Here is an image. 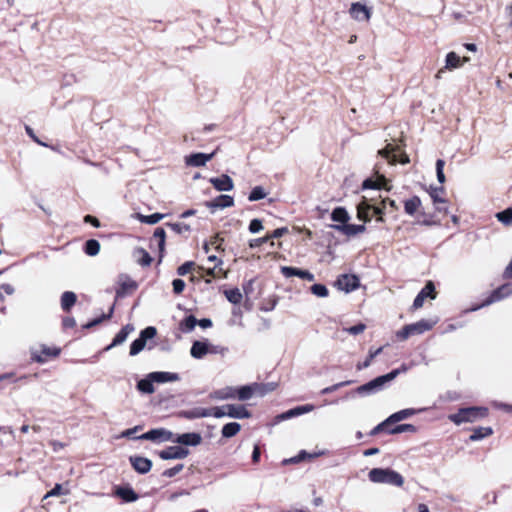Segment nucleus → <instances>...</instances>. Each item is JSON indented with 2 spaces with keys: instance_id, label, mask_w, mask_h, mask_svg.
I'll list each match as a JSON object with an SVG mask.
<instances>
[{
  "instance_id": "51",
  "label": "nucleus",
  "mask_w": 512,
  "mask_h": 512,
  "mask_svg": "<svg viewBox=\"0 0 512 512\" xmlns=\"http://www.w3.org/2000/svg\"><path fill=\"white\" fill-rule=\"evenodd\" d=\"M311 292L317 297H327L328 289L323 284H314L310 288Z\"/></svg>"
},
{
  "instance_id": "30",
  "label": "nucleus",
  "mask_w": 512,
  "mask_h": 512,
  "mask_svg": "<svg viewBox=\"0 0 512 512\" xmlns=\"http://www.w3.org/2000/svg\"><path fill=\"white\" fill-rule=\"evenodd\" d=\"M115 495L120 497L124 502H134L139 498L136 492L129 486L117 487L115 490Z\"/></svg>"
},
{
  "instance_id": "2",
  "label": "nucleus",
  "mask_w": 512,
  "mask_h": 512,
  "mask_svg": "<svg viewBox=\"0 0 512 512\" xmlns=\"http://www.w3.org/2000/svg\"><path fill=\"white\" fill-rule=\"evenodd\" d=\"M369 480L373 483L389 484L401 487L404 484L403 476L389 468H373L368 473Z\"/></svg>"
},
{
  "instance_id": "32",
  "label": "nucleus",
  "mask_w": 512,
  "mask_h": 512,
  "mask_svg": "<svg viewBox=\"0 0 512 512\" xmlns=\"http://www.w3.org/2000/svg\"><path fill=\"white\" fill-rule=\"evenodd\" d=\"M165 238H166L165 230L161 227L156 228L154 231V234H153L152 241L156 242V244L159 248L160 259L163 257V252L165 249Z\"/></svg>"
},
{
  "instance_id": "64",
  "label": "nucleus",
  "mask_w": 512,
  "mask_h": 512,
  "mask_svg": "<svg viewBox=\"0 0 512 512\" xmlns=\"http://www.w3.org/2000/svg\"><path fill=\"white\" fill-rule=\"evenodd\" d=\"M287 232H288V229L286 227H281V228L275 229L271 234H267V236L269 237V240H270L273 238H280Z\"/></svg>"
},
{
  "instance_id": "29",
  "label": "nucleus",
  "mask_w": 512,
  "mask_h": 512,
  "mask_svg": "<svg viewBox=\"0 0 512 512\" xmlns=\"http://www.w3.org/2000/svg\"><path fill=\"white\" fill-rule=\"evenodd\" d=\"M421 410H415L413 408H407V409H403V410H400L398 412H395L393 413L392 415H390L387 419H386V422H390V424H393V423H396V422H399V421H402L404 419H407L413 415H415L416 413L420 412Z\"/></svg>"
},
{
  "instance_id": "58",
  "label": "nucleus",
  "mask_w": 512,
  "mask_h": 512,
  "mask_svg": "<svg viewBox=\"0 0 512 512\" xmlns=\"http://www.w3.org/2000/svg\"><path fill=\"white\" fill-rule=\"evenodd\" d=\"M248 229L253 234L260 232L263 229L262 221L260 219L251 220Z\"/></svg>"
},
{
  "instance_id": "3",
  "label": "nucleus",
  "mask_w": 512,
  "mask_h": 512,
  "mask_svg": "<svg viewBox=\"0 0 512 512\" xmlns=\"http://www.w3.org/2000/svg\"><path fill=\"white\" fill-rule=\"evenodd\" d=\"M401 371H406V367L403 366L401 369H394L388 374L376 377L368 383L359 386L356 389V392L362 395H369L378 392L382 390L387 383L394 380Z\"/></svg>"
},
{
  "instance_id": "41",
  "label": "nucleus",
  "mask_w": 512,
  "mask_h": 512,
  "mask_svg": "<svg viewBox=\"0 0 512 512\" xmlns=\"http://www.w3.org/2000/svg\"><path fill=\"white\" fill-rule=\"evenodd\" d=\"M134 256H139L138 263L141 266H149L152 262V258L149 253L143 248H137L134 251Z\"/></svg>"
},
{
  "instance_id": "20",
  "label": "nucleus",
  "mask_w": 512,
  "mask_h": 512,
  "mask_svg": "<svg viewBox=\"0 0 512 512\" xmlns=\"http://www.w3.org/2000/svg\"><path fill=\"white\" fill-rule=\"evenodd\" d=\"M281 273L286 278L297 276L299 278H302V279H305L308 281H313L315 278L314 275L311 272H309L308 270H302V269H299L296 267H290V266H282Z\"/></svg>"
},
{
  "instance_id": "26",
  "label": "nucleus",
  "mask_w": 512,
  "mask_h": 512,
  "mask_svg": "<svg viewBox=\"0 0 512 512\" xmlns=\"http://www.w3.org/2000/svg\"><path fill=\"white\" fill-rule=\"evenodd\" d=\"M150 377L155 383L175 382L180 379L179 374L166 371L151 372Z\"/></svg>"
},
{
  "instance_id": "37",
  "label": "nucleus",
  "mask_w": 512,
  "mask_h": 512,
  "mask_svg": "<svg viewBox=\"0 0 512 512\" xmlns=\"http://www.w3.org/2000/svg\"><path fill=\"white\" fill-rule=\"evenodd\" d=\"M331 219L341 224H346L349 220L348 212L343 207H337L332 211Z\"/></svg>"
},
{
  "instance_id": "53",
  "label": "nucleus",
  "mask_w": 512,
  "mask_h": 512,
  "mask_svg": "<svg viewBox=\"0 0 512 512\" xmlns=\"http://www.w3.org/2000/svg\"><path fill=\"white\" fill-rule=\"evenodd\" d=\"M444 165H445V162L444 160L442 159H438L436 161V174H437V180L439 181V183L443 184L446 180L445 178V174H444Z\"/></svg>"
},
{
  "instance_id": "42",
  "label": "nucleus",
  "mask_w": 512,
  "mask_h": 512,
  "mask_svg": "<svg viewBox=\"0 0 512 512\" xmlns=\"http://www.w3.org/2000/svg\"><path fill=\"white\" fill-rule=\"evenodd\" d=\"M84 251L89 256H96L100 251V243L95 239H90L86 241Z\"/></svg>"
},
{
  "instance_id": "12",
  "label": "nucleus",
  "mask_w": 512,
  "mask_h": 512,
  "mask_svg": "<svg viewBox=\"0 0 512 512\" xmlns=\"http://www.w3.org/2000/svg\"><path fill=\"white\" fill-rule=\"evenodd\" d=\"M174 434L165 429V428H157V429H151L148 432L138 436L136 439L141 440H149L153 442H166V441H172Z\"/></svg>"
},
{
  "instance_id": "60",
  "label": "nucleus",
  "mask_w": 512,
  "mask_h": 512,
  "mask_svg": "<svg viewBox=\"0 0 512 512\" xmlns=\"http://www.w3.org/2000/svg\"><path fill=\"white\" fill-rule=\"evenodd\" d=\"M173 291L175 294H180L185 288V282L182 279H174L172 282Z\"/></svg>"
},
{
  "instance_id": "17",
  "label": "nucleus",
  "mask_w": 512,
  "mask_h": 512,
  "mask_svg": "<svg viewBox=\"0 0 512 512\" xmlns=\"http://www.w3.org/2000/svg\"><path fill=\"white\" fill-rule=\"evenodd\" d=\"M119 287L116 289V298H123L129 291L137 288V284L128 275L121 274L118 277Z\"/></svg>"
},
{
  "instance_id": "50",
  "label": "nucleus",
  "mask_w": 512,
  "mask_h": 512,
  "mask_svg": "<svg viewBox=\"0 0 512 512\" xmlns=\"http://www.w3.org/2000/svg\"><path fill=\"white\" fill-rule=\"evenodd\" d=\"M382 347L376 349L375 351H370L369 352V356L367 357V359L363 362V363H359L357 365V369L358 370H362L364 368H367L370 366L371 364V361L377 356L379 355L381 352H382Z\"/></svg>"
},
{
  "instance_id": "11",
  "label": "nucleus",
  "mask_w": 512,
  "mask_h": 512,
  "mask_svg": "<svg viewBox=\"0 0 512 512\" xmlns=\"http://www.w3.org/2000/svg\"><path fill=\"white\" fill-rule=\"evenodd\" d=\"M380 167L378 164L375 165V178H367L362 184L363 189H384L386 191L391 190V186L388 185V180L383 174L379 173Z\"/></svg>"
},
{
  "instance_id": "24",
  "label": "nucleus",
  "mask_w": 512,
  "mask_h": 512,
  "mask_svg": "<svg viewBox=\"0 0 512 512\" xmlns=\"http://www.w3.org/2000/svg\"><path fill=\"white\" fill-rule=\"evenodd\" d=\"M333 229L347 235L354 236L360 233H363L366 230L364 225H356V224H335L331 226Z\"/></svg>"
},
{
  "instance_id": "38",
  "label": "nucleus",
  "mask_w": 512,
  "mask_h": 512,
  "mask_svg": "<svg viewBox=\"0 0 512 512\" xmlns=\"http://www.w3.org/2000/svg\"><path fill=\"white\" fill-rule=\"evenodd\" d=\"M241 429V425L237 422L227 423L222 428V436L225 438H231L235 436Z\"/></svg>"
},
{
  "instance_id": "40",
  "label": "nucleus",
  "mask_w": 512,
  "mask_h": 512,
  "mask_svg": "<svg viewBox=\"0 0 512 512\" xmlns=\"http://www.w3.org/2000/svg\"><path fill=\"white\" fill-rule=\"evenodd\" d=\"M60 353V349L58 348H49V347H43L42 348V354L45 357H42L41 355H34L33 359L38 363H43L46 361V357H56Z\"/></svg>"
},
{
  "instance_id": "43",
  "label": "nucleus",
  "mask_w": 512,
  "mask_h": 512,
  "mask_svg": "<svg viewBox=\"0 0 512 512\" xmlns=\"http://www.w3.org/2000/svg\"><path fill=\"white\" fill-rule=\"evenodd\" d=\"M268 195V192L265 191V189L262 186H255L249 196L248 200L251 202L258 201L261 199H264Z\"/></svg>"
},
{
  "instance_id": "52",
  "label": "nucleus",
  "mask_w": 512,
  "mask_h": 512,
  "mask_svg": "<svg viewBox=\"0 0 512 512\" xmlns=\"http://www.w3.org/2000/svg\"><path fill=\"white\" fill-rule=\"evenodd\" d=\"M444 193L443 187H435L431 188L430 196L434 203H445V200L441 197V194Z\"/></svg>"
},
{
  "instance_id": "1",
  "label": "nucleus",
  "mask_w": 512,
  "mask_h": 512,
  "mask_svg": "<svg viewBox=\"0 0 512 512\" xmlns=\"http://www.w3.org/2000/svg\"><path fill=\"white\" fill-rule=\"evenodd\" d=\"M398 210L396 202L389 198H384L380 203L374 202L363 197V200L357 206V218L363 222H369L373 215L377 216L378 222H383L382 215L387 211Z\"/></svg>"
},
{
  "instance_id": "49",
  "label": "nucleus",
  "mask_w": 512,
  "mask_h": 512,
  "mask_svg": "<svg viewBox=\"0 0 512 512\" xmlns=\"http://www.w3.org/2000/svg\"><path fill=\"white\" fill-rule=\"evenodd\" d=\"M404 432H416V427L412 424H400L389 430L390 434H400Z\"/></svg>"
},
{
  "instance_id": "8",
  "label": "nucleus",
  "mask_w": 512,
  "mask_h": 512,
  "mask_svg": "<svg viewBox=\"0 0 512 512\" xmlns=\"http://www.w3.org/2000/svg\"><path fill=\"white\" fill-rule=\"evenodd\" d=\"M226 350L227 349L224 347L210 344L207 340L194 341L190 349V354L195 359H202L207 354L224 353Z\"/></svg>"
},
{
  "instance_id": "54",
  "label": "nucleus",
  "mask_w": 512,
  "mask_h": 512,
  "mask_svg": "<svg viewBox=\"0 0 512 512\" xmlns=\"http://www.w3.org/2000/svg\"><path fill=\"white\" fill-rule=\"evenodd\" d=\"M352 383V381L348 380V381H343V382H339V383H336L332 386H329V387H326L324 389L321 390V394H329V393H332L336 390H338L339 388L341 387H344V386H347V385H350Z\"/></svg>"
},
{
  "instance_id": "23",
  "label": "nucleus",
  "mask_w": 512,
  "mask_h": 512,
  "mask_svg": "<svg viewBox=\"0 0 512 512\" xmlns=\"http://www.w3.org/2000/svg\"><path fill=\"white\" fill-rule=\"evenodd\" d=\"M234 205V199L230 195H220L215 199L206 202V206L212 210L214 209H224L228 207H232Z\"/></svg>"
},
{
  "instance_id": "28",
  "label": "nucleus",
  "mask_w": 512,
  "mask_h": 512,
  "mask_svg": "<svg viewBox=\"0 0 512 512\" xmlns=\"http://www.w3.org/2000/svg\"><path fill=\"white\" fill-rule=\"evenodd\" d=\"M468 61H469L468 57H463L461 59L455 52H449L446 55L444 69L453 70V69H456V68L462 66V64L464 62H468Z\"/></svg>"
},
{
  "instance_id": "48",
  "label": "nucleus",
  "mask_w": 512,
  "mask_h": 512,
  "mask_svg": "<svg viewBox=\"0 0 512 512\" xmlns=\"http://www.w3.org/2000/svg\"><path fill=\"white\" fill-rule=\"evenodd\" d=\"M163 218H164V214H160V213H154V214L147 215V216L139 215V219L141 222L151 224V225L158 223Z\"/></svg>"
},
{
  "instance_id": "57",
  "label": "nucleus",
  "mask_w": 512,
  "mask_h": 512,
  "mask_svg": "<svg viewBox=\"0 0 512 512\" xmlns=\"http://www.w3.org/2000/svg\"><path fill=\"white\" fill-rule=\"evenodd\" d=\"M195 263L192 261H187L178 267L177 273L180 276H184L188 274L194 267Z\"/></svg>"
},
{
  "instance_id": "61",
  "label": "nucleus",
  "mask_w": 512,
  "mask_h": 512,
  "mask_svg": "<svg viewBox=\"0 0 512 512\" xmlns=\"http://www.w3.org/2000/svg\"><path fill=\"white\" fill-rule=\"evenodd\" d=\"M68 491H65L63 492L62 490V485L61 484H56L54 486V488L52 490H50L44 498H48V497H51V496H58V495H61V494H67Z\"/></svg>"
},
{
  "instance_id": "25",
  "label": "nucleus",
  "mask_w": 512,
  "mask_h": 512,
  "mask_svg": "<svg viewBox=\"0 0 512 512\" xmlns=\"http://www.w3.org/2000/svg\"><path fill=\"white\" fill-rule=\"evenodd\" d=\"M181 415L189 420L210 417L213 416V408L195 407L190 410L183 411Z\"/></svg>"
},
{
  "instance_id": "21",
  "label": "nucleus",
  "mask_w": 512,
  "mask_h": 512,
  "mask_svg": "<svg viewBox=\"0 0 512 512\" xmlns=\"http://www.w3.org/2000/svg\"><path fill=\"white\" fill-rule=\"evenodd\" d=\"M215 155V152L210 154L205 153H194L186 157L185 163L188 166L192 167H201L204 166L208 161H210Z\"/></svg>"
},
{
  "instance_id": "27",
  "label": "nucleus",
  "mask_w": 512,
  "mask_h": 512,
  "mask_svg": "<svg viewBox=\"0 0 512 512\" xmlns=\"http://www.w3.org/2000/svg\"><path fill=\"white\" fill-rule=\"evenodd\" d=\"M134 331V326L131 324L125 325L114 337L112 343L105 348V350H110L111 348L121 345L126 341L129 334Z\"/></svg>"
},
{
  "instance_id": "63",
  "label": "nucleus",
  "mask_w": 512,
  "mask_h": 512,
  "mask_svg": "<svg viewBox=\"0 0 512 512\" xmlns=\"http://www.w3.org/2000/svg\"><path fill=\"white\" fill-rule=\"evenodd\" d=\"M268 241H269V237L267 235L264 237H261V238L253 239L250 241L249 247L257 248V247L263 245L264 243H267Z\"/></svg>"
},
{
  "instance_id": "46",
  "label": "nucleus",
  "mask_w": 512,
  "mask_h": 512,
  "mask_svg": "<svg viewBox=\"0 0 512 512\" xmlns=\"http://www.w3.org/2000/svg\"><path fill=\"white\" fill-rule=\"evenodd\" d=\"M498 221L504 225H510L512 223V208H507L496 214Z\"/></svg>"
},
{
  "instance_id": "62",
  "label": "nucleus",
  "mask_w": 512,
  "mask_h": 512,
  "mask_svg": "<svg viewBox=\"0 0 512 512\" xmlns=\"http://www.w3.org/2000/svg\"><path fill=\"white\" fill-rule=\"evenodd\" d=\"M295 410H296V415L299 416V415L313 411L314 406L312 404H306V405L295 407Z\"/></svg>"
},
{
  "instance_id": "35",
  "label": "nucleus",
  "mask_w": 512,
  "mask_h": 512,
  "mask_svg": "<svg viewBox=\"0 0 512 512\" xmlns=\"http://www.w3.org/2000/svg\"><path fill=\"white\" fill-rule=\"evenodd\" d=\"M77 297L74 292L66 291L61 296V307L64 311H69L76 303Z\"/></svg>"
},
{
  "instance_id": "4",
  "label": "nucleus",
  "mask_w": 512,
  "mask_h": 512,
  "mask_svg": "<svg viewBox=\"0 0 512 512\" xmlns=\"http://www.w3.org/2000/svg\"><path fill=\"white\" fill-rule=\"evenodd\" d=\"M488 409L485 407H467L461 408L457 413L448 416L449 420L456 425L462 423H472L478 419L486 417Z\"/></svg>"
},
{
  "instance_id": "5",
  "label": "nucleus",
  "mask_w": 512,
  "mask_h": 512,
  "mask_svg": "<svg viewBox=\"0 0 512 512\" xmlns=\"http://www.w3.org/2000/svg\"><path fill=\"white\" fill-rule=\"evenodd\" d=\"M437 321L422 319L418 322L405 325L400 331L397 332V337L400 340H406L412 335H420L426 331L431 330Z\"/></svg>"
},
{
  "instance_id": "36",
  "label": "nucleus",
  "mask_w": 512,
  "mask_h": 512,
  "mask_svg": "<svg viewBox=\"0 0 512 512\" xmlns=\"http://www.w3.org/2000/svg\"><path fill=\"white\" fill-rule=\"evenodd\" d=\"M492 433L493 430L491 427H478L473 430V433L470 435L469 439L471 441H478L492 435Z\"/></svg>"
},
{
  "instance_id": "6",
  "label": "nucleus",
  "mask_w": 512,
  "mask_h": 512,
  "mask_svg": "<svg viewBox=\"0 0 512 512\" xmlns=\"http://www.w3.org/2000/svg\"><path fill=\"white\" fill-rule=\"evenodd\" d=\"M512 294V282L505 283L493 290L488 298H486L481 304L473 306L465 310V313L477 311L483 307L489 306L495 302L501 301Z\"/></svg>"
},
{
  "instance_id": "47",
  "label": "nucleus",
  "mask_w": 512,
  "mask_h": 512,
  "mask_svg": "<svg viewBox=\"0 0 512 512\" xmlns=\"http://www.w3.org/2000/svg\"><path fill=\"white\" fill-rule=\"evenodd\" d=\"M197 325V319L193 315L187 316L181 323L180 327L183 331L190 332Z\"/></svg>"
},
{
  "instance_id": "39",
  "label": "nucleus",
  "mask_w": 512,
  "mask_h": 512,
  "mask_svg": "<svg viewBox=\"0 0 512 512\" xmlns=\"http://www.w3.org/2000/svg\"><path fill=\"white\" fill-rule=\"evenodd\" d=\"M420 205H421L420 198L417 196H414L405 201V203H404L405 212L408 215H414V213L418 210Z\"/></svg>"
},
{
  "instance_id": "10",
  "label": "nucleus",
  "mask_w": 512,
  "mask_h": 512,
  "mask_svg": "<svg viewBox=\"0 0 512 512\" xmlns=\"http://www.w3.org/2000/svg\"><path fill=\"white\" fill-rule=\"evenodd\" d=\"M398 147L394 146L392 144H387L385 148L378 151V154L388 161L389 164L395 165L397 162L401 164H407L409 163V157L402 153L400 156H398Z\"/></svg>"
},
{
  "instance_id": "34",
  "label": "nucleus",
  "mask_w": 512,
  "mask_h": 512,
  "mask_svg": "<svg viewBox=\"0 0 512 512\" xmlns=\"http://www.w3.org/2000/svg\"><path fill=\"white\" fill-rule=\"evenodd\" d=\"M257 388H258L257 384L242 386L239 389H236V398H238L241 401L248 400L253 396L254 391Z\"/></svg>"
},
{
  "instance_id": "14",
  "label": "nucleus",
  "mask_w": 512,
  "mask_h": 512,
  "mask_svg": "<svg viewBox=\"0 0 512 512\" xmlns=\"http://www.w3.org/2000/svg\"><path fill=\"white\" fill-rule=\"evenodd\" d=\"M349 13L354 20L359 22H368L371 18V9L360 2L352 3Z\"/></svg>"
},
{
  "instance_id": "16",
  "label": "nucleus",
  "mask_w": 512,
  "mask_h": 512,
  "mask_svg": "<svg viewBox=\"0 0 512 512\" xmlns=\"http://www.w3.org/2000/svg\"><path fill=\"white\" fill-rule=\"evenodd\" d=\"M427 297H430L431 299L436 297L435 286L432 281H428L425 287L417 294L413 301L412 308L415 310L421 308Z\"/></svg>"
},
{
  "instance_id": "31",
  "label": "nucleus",
  "mask_w": 512,
  "mask_h": 512,
  "mask_svg": "<svg viewBox=\"0 0 512 512\" xmlns=\"http://www.w3.org/2000/svg\"><path fill=\"white\" fill-rule=\"evenodd\" d=\"M211 397L217 400H227L236 398V389L233 387H225L214 391Z\"/></svg>"
},
{
  "instance_id": "45",
  "label": "nucleus",
  "mask_w": 512,
  "mask_h": 512,
  "mask_svg": "<svg viewBox=\"0 0 512 512\" xmlns=\"http://www.w3.org/2000/svg\"><path fill=\"white\" fill-rule=\"evenodd\" d=\"M322 454H323L322 452L315 453V454H309L305 450H302L299 452V454L297 456L292 457L288 460H285V463H299V462L305 460L306 458H314V457L320 456Z\"/></svg>"
},
{
  "instance_id": "55",
  "label": "nucleus",
  "mask_w": 512,
  "mask_h": 512,
  "mask_svg": "<svg viewBox=\"0 0 512 512\" xmlns=\"http://www.w3.org/2000/svg\"><path fill=\"white\" fill-rule=\"evenodd\" d=\"M168 226L178 234L190 231V226L185 223H171L168 224Z\"/></svg>"
},
{
  "instance_id": "9",
  "label": "nucleus",
  "mask_w": 512,
  "mask_h": 512,
  "mask_svg": "<svg viewBox=\"0 0 512 512\" xmlns=\"http://www.w3.org/2000/svg\"><path fill=\"white\" fill-rule=\"evenodd\" d=\"M156 334L157 330L153 326H148L145 329H143L140 332L139 337L135 339L130 345V356H136L141 351H143L147 345V341L152 340L156 336Z\"/></svg>"
},
{
  "instance_id": "18",
  "label": "nucleus",
  "mask_w": 512,
  "mask_h": 512,
  "mask_svg": "<svg viewBox=\"0 0 512 512\" xmlns=\"http://www.w3.org/2000/svg\"><path fill=\"white\" fill-rule=\"evenodd\" d=\"M172 442L185 445V446H198L202 442V436L200 433L191 432V433H183L176 436V438H172Z\"/></svg>"
},
{
  "instance_id": "15",
  "label": "nucleus",
  "mask_w": 512,
  "mask_h": 512,
  "mask_svg": "<svg viewBox=\"0 0 512 512\" xmlns=\"http://www.w3.org/2000/svg\"><path fill=\"white\" fill-rule=\"evenodd\" d=\"M163 460L185 459L189 455V450L182 446H170L158 453Z\"/></svg>"
},
{
  "instance_id": "56",
  "label": "nucleus",
  "mask_w": 512,
  "mask_h": 512,
  "mask_svg": "<svg viewBox=\"0 0 512 512\" xmlns=\"http://www.w3.org/2000/svg\"><path fill=\"white\" fill-rule=\"evenodd\" d=\"M184 468V465L183 464H177L176 466L172 467V468H169V469H166L164 472H163V476L164 477H168V478H171V477H174L176 476L178 473H180Z\"/></svg>"
},
{
  "instance_id": "33",
  "label": "nucleus",
  "mask_w": 512,
  "mask_h": 512,
  "mask_svg": "<svg viewBox=\"0 0 512 512\" xmlns=\"http://www.w3.org/2000/svg\"><path fill=\"white\" fill-rule=\"evenodd\" d=\"M153 383L155 382L151 379L149 373L144 379L137 382V389L144 394H152L155 392Z\"/></svg>"
},
{
  "instance_id": "19",
  "label": "nucleus",
  "mask_w": 512,
  "mask_h": 512,
  "mask_svg": "<svg viewBox=\"0 0 512 512\" xmlns=\"http://www.w3.org/2000/svg\"><path fill=\"white\" fill-rule=\"evenodd\" d=\"M130 464L140 474L148 473L152 468V462L146 457L142 456H130L129 458Z\"/></svg>"
},
{
  "instance_id": "59",
  "label": "nucleus",
  "mask_w": 512,
  "mask_h": 512,
  "mask_svg": "<svg viewBox=\"0 0 512 512\" xmlns=\"http://www.w3.org/2000/svg\"><path fill=\"white\" fill-rule=\"evenodd\" d=\"M366 329V325L363 323H359L357 325L351 326L349 328H346L345 331H347L349 334L352 335H358Z\"/></svg>"
},
{
  "instance_id": "13",
  "label": "nucleus",
  "mask_w": 512,
  "mask_h": 512,
  "mask_svg": "<svg viewBox=\"0 0 512 512\" xmlns=\"http://www.w3.org/2000/svg\"><path fill=\"white\" fill-rule=\"evenodd\" d=\"M359 285V278L352 274H343L336 281L337 288L339 290L345 291L346 293L357 289Z\"/></svg>"
},
{
  "instance_id": "22",
  "label": "nucleus",
  "mask_w": 512,
  "mask_h": 512,
  "mask_svg": "<svg viewBox=\"0 0 512 512\" xmlns=\"http://www.w3.org/2000/svg\"><path fill=\"white\" fill-rule=\"evenodd\" d=\"M209 181L217 191H231L234 188L233 180L226 174L211 178Z\"/></svg>"
},
{
  "instance_id": "44",
  "label": "nucleus",
  "mask_w": 512,
  "mask_h": 512,
  "mask_svg": "<svg viewBox=\"0 0 512 512\" xmlns=\"http://www.w3.org/2000/svg\"><path fill=\"white\" fill-rule=\"evenodd\" d=\"M225 296L227 300L232 304H239L242 300V293L238 288L226 290Z\"/></svg>"
},
{
  "instance_id": "7",
  "label": "nucleus",
  "mask_w": 512,
  "mask_h": 512,
  "mask_svg": "<svg viewBox=\"0 0 512 512\" xmlns=\"http://www.w3.org/2000/svg\"><path fill=\"white\" fill-rule=\"evenodd\" d=\"M250 415V412L243 405L227 404L213 408V416L216 418L229 416L236 419H245L249 418Z\"/></svg>"
}]
</instances>
